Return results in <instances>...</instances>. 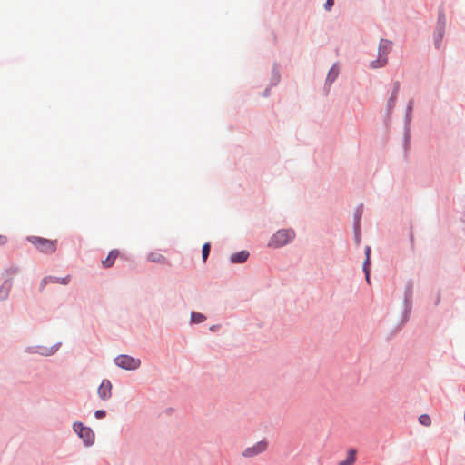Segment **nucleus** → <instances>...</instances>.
<instances>
[{
	"instance_id": "nucleus-26",
	"label": "nucleus",
	"mask_w": 465,
	"mask_h": 465,
	"mask_svg": "<svg viewBox=\"0 0 465 465\" xmlns=\"http://www.w3.org/2000/svg\"><path fill=\"white\" fill-rule=\"evenodd\" d=\"M210 252H211V243L205 242L202 247V259H203V262H206L207 258L209 257Z\"/></svg>"
},
{
	"instance_id": "nucleus-13",
	"label": "nucleus",
	"mask_w": 465,
	"mask_h": 465,
	"mask_svg": "<svg viewBox=\"0 0 465 465\" xmlns=\"http://www.w3.org/2000/svg\"><path fill=\"white\" fill-rule=\"evenodd\" d=\"M363 213V204L357 205L353 212V223L352 227H361V218Z\"/></svg>"
},
{
	"instance_id": "nucleus-40",
	"label": "nucleus",
	"mask_w": 465,
	"mask_h": 465,
	"mask_svg": "<svg viewBox=\"0 0 465 465\" xmlns=\"http://www.w3.org/2000/svg\"><path fill=\"white\" fill-rule=\"evenodd\" d=\"M440 302V292H437L436 299L434 301V305L438 306Z\"/></svg>"
},
{
	"instance_id": "nucleus-15",
	"label": "nucleus",
	"mask_w": 465,
	"mask_h": 465,
	"mask_svg": "<svg viewBox=\"0 0 465 465\" xmlns=\"http://www.w3.org/2000/svg\"><path fill=\"white\" fill-rule=\"evenodd\" d=\"M357 450L355 448H350L347 450V457L340 461L338 465H353L356 461Z\"/></svg>"
},
{
	"instance_id": "nucleus-7",
	"label": "nucleus",
	"mask_w": 465,
	"mask_h": 465,
	"mask_svg": "<svg viewBox=\"0 0 465 465\" xmlns=\"http://www.w3.org/2000/svg\"><path fill=\"white\" fill-rule=\"evenodd\" d=\"M268 444V440L266 439H262L256 442L253 446L246 448L242 451V456L244 458H252L257 456L267 450Z\"/></svg>"
},
{
	"instance_id": "nucleus-29",
	"label": "nucleus",
	"mask_w": 465,
	"mask_h": 465,
	"mask_svg": "<svg viewBox=\"0 0 465 465\" xmlns=\"http://www.w3.org/2000/svg\"><path fill=\"white\" fill-rule=\"evenodd\" d=\"M61 345H62L61 342H57V343L54 344L53 346H51L50 348L47 347L46 356H52V355L55 354L56 351L61 347Z\"/></svg>"
},
{
	"instance_id": "nucleus-31",
	"label": "nucleus",
	"mask_w": 465,
	"mask_h": 465,
	"mask_svg": "<svg viewBox=\"0 0 465 465\" xmlns=\"http://www.w3.org/2000/svg\"><path fill=\"white\" fill-rule=\"evenodd\" d=\"M51 278L49 276H45L41 280L40 285H39V291L43 292L45 287L50 282Z\"/></svg>"
},
{
	"instance_id": "nucleus-16",
	"label": "nucleus",
	"mask_w": 465,
	"mask_h": 465,
	"mask_svg": "<svg viewBox=\"0 0 465 465\" xmlns=\"http://www.w3.org/2000/svg\"><path fill=\"white\" fill-rule=\"evenodd\" d=\"M281 81L279 64L275 62L272 68V76L270 79V86H276Z\"/></svg>"
},
{
	"instance_id": "nucleus-1",
	"label": "nucleus",
	"mask_w": 465,
	"mask_h": 465,
	"mask_svg": "<svg viewBox=\"0 0 465 465\" xmlns=\"http://www.w3.org/2000/svg\"><path fill=\"white\" fill-rule=\"evenodd\" d=\"M413 288L414 283L411 279H409L404 286L403 292V309L401 312V318L400 323L398 325V329H401L410 320V316L412 311V302H413Z\"/></svg>"
},
{
	"instance_id": "nucleus-2",
	"label": "nucleus",
	"mask_w": 465,
	"mask_h": 465,
	"mask_svg": "<svg viewBox=\"0 0 465 465\" xmlns=\"http://www.w3.org/2000/svg\"><path fill=\"white\" fill-rule=\"evenodd\" d=\"M26 241L45 254H53L57 249V240H50L41 236H27Z\"/></svg>"
},
{
	"instance_id": "nucleus-17",
	"label": "nucleus",
	"mask_w": 465,
	"mask_h": 465,
	"mask_svg": "<svg viewBox=\"0 0 465 465\" xmlns=\"http://www.w3.org/2000/svg\"><path fill=\"white\" fill-rule=\"evenodd\" d=\"M147 260L151 262H156L160 264H169L168 259L161 253L150 252L147 256Z\"/></svg>"
},
{
	"instance_id": "nucleus-25",
	"label": "nucleus",
	"mask_w": 465,
	"mask_h": 465,
	"mask_svg": "<svg viewBox=\"0 0 465 465\" xmlns=\"http://www.w3.org/2000/svg\"><path fill=\"white\" fill-rule=\"evenodd\" d=\"M353 229V240L355 245L359 247L361 242V227H352Z\"/></svg>"
},
{
	"instance_id": "nucleus-10",
	"label": "nucleus",
	"mask_w": 465,
	"mask_h": 465,
	"mask_svg": "<svg viewBox=\"0 0 465 465\" xmlns=\"http://www.w3.org/2000/svg\"><path fill=\"white\" fill-rule=\"evenodd\" d=\"M119 255H120L119 250H117V249L111 250L108 252L106 258L101 262H102V266L104 269H109V268L113 267L114 262H115V260L117 259V257Z\"/></svg>"
},
{
	"instance_id": "nucleus-24",
	"label": "nucleus",
	"mask_w": 465,
	"mask_h": 465,
	"mask_svg": "<svg viewBox=\"0 0 465 465\" xmlns=\"http://www.w3.org/2000/svg\"><path fill=\"white\" fill-rule=\"evenodd\" d=\"M51 278L50 282L52 283H59L62 285H67L70 282V275L65 277H57V276H49Z\"/></svg>"
},
{
	"instance_id": "nucleus-5",
	"label": "nucleus",
	"mask_w": 465,
	"mask_h": 465,
	"mask_svg": "<svg viewBox=\"0 0 465 465\" xmlns=\"http://www.w3.org/2000/svg\"><path fill=\"white\" fill-rule=\"evenodd\" d=\"M114 363L123 370L135 371L140 367L141 361L127 354H120L114 359Z\"/></svg>"
},
{
	"instance_id": "nucleus-37",
	"label": "nucleus",
	"mask_w": 465,
	"mask_h": 465,
	"mask_svg": "<svg viewBox=\"0 0 465 465\" xmlns=\"http://www.w3.org/2000/svg\"><path fill=\"white\" fill-rule=\"evenodd\" d=\"M271 87L272 86H268L263 90V92L262 93V95L263 97H269L271 95Z\"/></svg>"
},
{
	"instance_id": "nucleus-34",
	"label": "nucleus",
	"mask_w": 465,
	"mask_h": 465,
	"mask_svg": "<svg viewBox=\"0 0 465 465\" xmlns=\"http://www.w3.org/2000/svg\"><path fill=\"white\" fill-rule=\"evenodd\" d=\"M414 102L412 99L409 100L406 105L405 114H412Z\"/></svg>"
},
{
	"instance_id": "nucleus-23",
	"label": "nucleus",
	"mask_w": 465,
	"mask_h": 465,
	"mask_svg": "<svg viewBox=\"0 0 465 465\" xmlns=\"http://www.w3.org/2000/svg\"><path fill=\"white\" fill-rule=\"evenodd\" d=\"M205 320H206V316L203 313L194 312V311H193L191 312V319H190L191 323L200 324L203 322H204Z\"/></svg>"
},
{
	"instance_id": "nucleus-14",
	"label": "nucleus",
	"mask_w": 465,
	"mask_h": 465,
	"mask_svg": "<svg viewBox=\"0 0 465 465\" xmlns=\"http://www.w3.org/2000/svg\"><path fill=\"white\" fill-rule=\"evenodd\" d=\"M338 75H339V69L336 67V64H333L328 74H327V76H326V79H325V87L326 86H331L334 82L335 80L338 78Z\"/></svg>"
},
{
	"instance_id": "nucleus-3",
	"label": "nucleus",
	"mask_w": 465,
	"mask_h": 465,
	"mask_svg": "<svg viewBox=\"0 0 465 465\" xmlns=\"http://www.w3.org/2000/svg\"><path fill=\"white\" fill-rule=\"evenodd\" d=\"M295 237L292 229H280L275 232L268 242V247L281 248L290 243Z\"/></svg>"
},
{
	"instance_id": "nucleus-8",
	"label": "nucleus",
	"mask_w": 465,
	"mask_h": 465,
	"mask_svg": "<svg viewBox=\"0 0 465 465\" xmlns=\"http://www.w3.org/2000/svg\"><path fill=\"white\" fill-rule=\"evenodd\" d=\"M112 383L108 379H104L98 387L97 394L103 401H106L112 396Z\"/></svg>"
},
{
	"instance_id": "nucleus-4",
	"label": "nucleus",
	"mask_w": 465,
	"mask_h": 465,
	"mask_svg": "<svg viewBox=\"0 0 465 465\" xmlns=\"http://www.w3.org/2000/svg\"><path fill=\"white\" fill-rule=\"evenodd\" d=\"M74 432L83 440L84 447H92L95 442V434L91 427L84 425L82 421L73 423Z\"/></svg>"
},
{
	"instance_id": "nucleus-22",
	"label": "nucleus",
	"mask_w": 465,
	"mask_h": 465,
	"mask_svg": "<svg viewBox=\"0 0 465 465\" xmlns=\"http://www.w3.org/2000/svg\"><path fill=\"white\" fill-rule=\"evenodd\" d=\"M371 258H364L363 263H362V272L364 273L365 279L367 282H370V277H371Z\"/></svg>"
},
{
	"instance_id": "nucleus-35",
	"label": "nucleus",
	"mask_w": 465,
	"mask_h": 465,
	"mask_svg": "<svg viewBox=\"0 0 465 465\" xmlns=\"http://www.w3.org/2000/svg\"><path fill=\"white\" fill-rule=\"evenodd\" d=\"M333 5H334V0H326L323 5V7L326 11H331V8L333 7Z\"/></svg>"
},
{
	"instance_id": "nucleus-21",
	"label": "nucleus",
	"mask_w": 465,
	"mask_h": 465,
	"mask_svg": "<svg viewBox=\"0 0 465 465\" xmlns=\"http://www.w3.org/2000/svg\"><path fill=\"white\" fill-rule=\"evenodd\" d=\"M388 63V57H383L382 55L381 56H378V58H376L375 60H372L371 63H370V67L371 68H373V69H377V68H381L383 66H385Z\"/></svg>"
},
{
	"instance_id": "nucleus-11",
	"label": "nucleus",
	"mask_w": 465,
	"mask_h": 465,
	"mask_svg": "<svg viewBox=\"0 0 465 465\" xmlns=\"http://www.w3.org/2000/svg\"><path fill=\"white\" fill-rule=\"evenodd\" d=\"M13 282L11 278L6 279L0 286V300L5 301L9 297L10 290L12 288Z\"/></svg>"
},
{
	"instance_id": "nucleus-9",
	"label": "nucleus",
	"mask_w": 465,
	"mask_h": 465,
	"mask_svg": "<svg viewBox=\"0 0 465 465\" xmlns=\"http://www.w3.org/2000/svg\"><path fill=\"white\" fill-rule=\"evenodd\" d=\"M249 257L250 252L247 250H242L232 253L229 258V262L232 264H242L244 263Z\"/></svg>"
},
{
	"instance_id": "nucleus-30",
	"label": "nucleus",
	"mask_w": 465,
	"mask_h": 465,
	"mask_svg": "<svg viewBox=\"0 0 465 465\" xmlns=\"http://www.w3.org/2000/svg\"><path fill=\"white\" fill-rule=\"evenodd\" d=\"M400 88H401V84L399 81H395L393 83V88L391 90V97H393V98H397L398 97V94H399V91H400Z\"/></svg>"
},
{
	"instance_id": "nucleus-27",
	"label": "nucleus",
	"mask_w": 465,
	"mask_h": 465,
	"mask_svg": "<svg viewBox=\"0 0 465 465\" xmlns=\"http://www.w3.org/2000/svg\"><path fill=\"white\" fill-rule=\"evenodd\" d=\"M397 98L389 97L386 104L387 114L390 115L393 108L395 107Z\"/></svg>"
},
{
	"instance_id": "nucleus-33",
	"label": "nucleus",
	"mask_w": 465,
	"mask_h": 465,
	"mask_svg": "<svg viewBox=\"0 0 465 465\" xmlns=\"http://www.w3.org/2000/svg\"><path fill=\"white\" fill-rule=\"evenodd\" d=\"M409 240H410L411 250L413 252L415 249V243H414V235L412 232L411 225L410 233H409Z\"/></svg>"
},
{
	"instance_id": "nucleus-36",
	"label": "nucleus",
	"mask_w": 465,
	"mask_h": 465,
	"mask_svg": "<svg viewBox=\"0 0 465 465\" xmlns=\"http://www.w3.org/2000/svg\"><path fill=\"white\" fill-rule=\"evenodd\" d=\"M371 246L366 245L364 247V256H365V258H371Z\"/></svg>"
},
{
	"instance_id": "nucleus-43",
	"label": "nucleus",
	"mask_w": 465,
	"mask_h": 465,
	"mask_svg": "<svg viewBox=\"0 0 465 465\" xmlns=\"http://www.w3.org/2000/svg\"><path fill=\"white\" fill-rule=\"evenodd\" d=\"M462 221L465 222V213L463 214Z\"/></svg>"
},
{
	"instance_id": "nucleus-41",
	"label": "nucleus",
	"mask_w": 465,
	"mask_h": 465,
	"mask_svg": "<svg viewBox=\"0 0 465 465\" xmlns=\"http://www.w3.org/2000/svg\"><path fill=\"white\" fill-rule=\"evenodd\" d=\"M220 327H221L220 324H213L210 327V331L213 332H215L220 329Z\"/></svg>"
},
{
	"instance_id": "nucleus-19",
	"label": "nucleus",
	"mask_w": 465,
	"mask_h": 465,
	"mask_svg": "<svg viewBox=\"0 0 465 465\" xmlns=\"http://www.w3.org/2000/svg\"><path fill=\"white\" fill-rule=\"evenodd\" d=\"M25 351L31 354H39L42 356H46L47 347L41 345L29 346L25 349Z\"/></svg>"
},
{
	"instance_id": "nucleus-38",
	"label": "nucleus",
	"mask_w": 465,
	"mask_h": 465,
	"mask_svg": "<svg viewBox=\"0 0 465 465\" xmlns=\"http://www.w3.org/2000/svg\"><path fill=\"white\" fill-rule=\"evenodd\" d=\"M7 242V237L0 234V246L5 245Z\"/></svg>"
},
{
	"instance_id": "nucleus-39",
	"label": "nucleus",
	"mask_w": 465,
	"mask_h": 465,
	"mask_svg": "<svg viewBox=\"0 0 465 465\" xmlns=\"http://www.w3.org/2000/svg\"><path fill=\"white\" fill-rule=\"evenodd\" d=\"M17 272H18V268L17 267H11V268L6 270V272L8 274H14V273H16Z\"/></svg>"
},
{
	"instance_id": "nucleus-6",
	"label": "nucleus",
	"mask_w": 465,
	"mask_h": 465,
	"mask_svg": "<svg viewBox=\"0 0 465 465\" xmlns=\"http://www.w3.org/2000/svg\"><path fill=\"white\" fill-rule=\"evenodd\" d=\"M412 120V114H405L403 119V137H402V146L404 151V157H407L408 151L411 145V123Z\"/></svg>"
},
{
	"instance_id": "nucleus-20",
	"label": "nucleus",
	"mask_w": 465,
	"mask_h": 465,
	"mask_svg": "<svg viewBox=\"0 0 465 465\" xmlns=\"http://www.w3.org/2000/svg\"><path fill=\"white\" fill-rule=\"evenodd\" d=\"M444 34H445V31L434 30L433 42H434V47L437 50H440L441 48Z\"/></svg>"
},
{
	"instance_id": "nucleus-12",
	"label": "nucleus",
	"mask_w": 465,
	"mask_h": 465,
	"mask_svg": "<svg viewBox=\"0 0 465 465\" xmlns=\"http://www.w3.org/2000/svg\"><path fill=\"white\" fill-rule=\"evenodd\" d=\"M391 45H392V42L391 40L381 38L380 40L379 48H378L379 55L387 57L389 52L391 49Z\"/></svg>"
},
{
	"instance_id": "nucleus-18",
	"label": "nucleus",
	"mask_w": 465,
	"mask_h": 465,
	"mask_svg": "<svg viewBox=\"0 0 465 465\" xmlns=\"http://www.w3.org/2000/svg\"><path fill=\"white\" fill-rule=\"evenodd\" d=\"M445 25H446V16H445L444 9L442 7H440L438 10V19H437L435 30L445 31Z\"/></svg>"
},
{
	"instance_id": "nucleus-32",
	"label": "nucleus",
	"mask_w": 465,
	"mask_h": 465,
	"mask_svg": "<svg viewBox=\"0 0 465 465\" xmlns=\"http://www.w3.org/2000/svg\"><path fill=\"white\" fill-rule=\"evenodd\" d=\"M106 416V411L104 409L96 410L94 411V417L97 420H101Z\"/></svg>"
},
{
	"instance_id": "nucleus-42",
	"label": "nucleus",
	"mask_w": 465,
	"mask_h": 465,
	"mask_svg": "<svg viewBox=\"0 0 465 465\" xmlns=\"http://www.w3.org/2000/svg\"><path fill=\"white\" fill-rule=\"evenodd\" d=\"M173 408H167L165 411L167 414H170L173 412Z\"/></svg>"
},
{
	"instance_id": "nucleus-28",
	"label": "nucleus",
	"mask_w": 465,
	"mask_h": 465,
	"mask_svg": "<svg viewBox=\"0 0 465 465\" xmlns=\"http://www.w3.org/2000/svg\"><path fill=\"white\" fill-rule=\"evenodd\" d=\"M418 420L423 426H430L431 424V418L429 414H421L419 416Z\"/></svg>"
}]
</instances>
